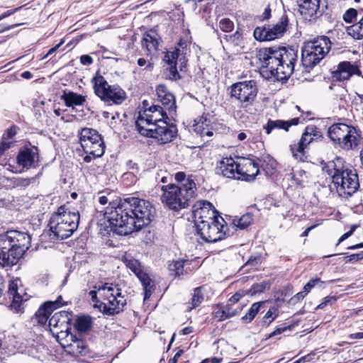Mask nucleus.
<instances>
[{"mask_svg": "<svg viewBox=\"0 0 363 363\" xmlns=\"http://www.w3.org/2000/svg\"><path fill=\"white\" fill-rule=\"evenodd\" d=\"M100 192L99 202L101 205L109 204L105 211L98 213L107 219L112 230L121 235H127L149 225L155 214V208L148 201L137 197H128L118 204Z\"/></svg>", "mask_w": 363, "mask_h": 363, "instance_id": "obj_1", "label": "nucleus"}, {"mask_svg": "<svg viewBox=\"0 0 363 363\" xmlns=\"http://www.w3.org/2000/svg\"><path fill=\"white\" fill-rule=\"evenodd\" d=\"M257 57L261 62L260 73L264 77L283 81L286 80L294 70L297 52L292 48H264L258 50Z\"/></svg>", "mask_w": 363, "mask_h": 363, "instance_id": "obj_2", "label": "nucleus"}, {"mask_svg": "<svg viewBox=\"0 0 363 363\" xmlns=\"http://www.w3.org/2000/svg\"><path fill=\"white\" fill-rule=\"evenodd\" d=\"M323 169L331 177L340 196L347 198L358 189L359 183L357 173L343 158L336 157L327 162L323 165Z\"/></svg>", "mask_w": 363, "mask_h": 363, "instance_id": "obj_3", "label": "nucleus"}, {"mask_svg": "<svg viewBox=\"0 0 363 363\" xmlns=\"http://www.w3.org/2000/svg\"><path fill=\"white\" fill-rule=\"evenodd\" d=\"M30 236L26 233L9 230L0 235V264L11 267L16 264L30 247Z\"/></svg>", "mask_w": 363, "mask_h": 363, "instance_id": "obj_4", "label": "nucleus"}, {"mask_svg": "<svg viewBox=\"0 0 363 363\" xmlns=\"http://www.w3.org/2000/svg\"><path fill=\"white\" fill-rule=\"evenodd\" d=\"M95 306L107 315L118 313L126 304V299L122 295L118 284L100 282L94 286V290L89 293Z\"/></svg>", "mask_w": 363, "mask_h": 363, "instance_id": "obj_5", "label": "nucleus"}, {"mask_svg": "<svg viewBox=\"0 0 363 363\" xmlns=\"http://www.w3.org/2000/svg\"><path fill=\"white\" fill-rule=\"evenodd\" d=\"M79 218L78 211H71L65 206H60L49 220L50 236L57 240L70 237L78 228Z\"/></svg>", "mask_w": 363, "mask_h": 363, "instance_id": "obj_6", "label": "nucleus"}, {"mask_svg": "<svg viewBox=\"0 0 363 363\" xmlns=\"http://www.w3.org/2000/svg\"><path fill=\"white\" fill-rule=\"evenodd\" d=\"M196 189V183L191 179L182 185L162 186L161 200L170 209L177 211L189 206L195 196Z\"/></svg>", "mask_w": 363, "mask_h": 363, "instance_id": "obj_7", "label": "nucleus"}, {"mask_svg": "<svg viewBox=\"0 0 363 363\" xmlns=\"http://www.w3.org/2000/svg\"><path fill=\"white\" fill-rule=\"evenodd\" d=\"M328 135L334 144L345 150L357 147L360 143L359 130L344 123H334L328 130Z\"/></svg>", "mask_w": 363, "mask_h": 363, "instance_id": "obj_8", "label": "nucleus"}, {"mask_svg": "<svg viewBox=\"0 0 363 363\" xmlns=\"http://www.w3.org/2000/svg\"><path fill=\"white\" fill-rule=\"evenodd\" d=\"M331 42L326 36L318 37L304 43L301 50V62L306 68H313L328 53Z\"/></svg>", "mask_w": 363, "mask_h": 363, "instance_id": "obj_9", "label": "nucleus"}, {"mask_svg": "<svg viewBox=\"0 0 363 363\" xmlns=\"http://www.w3.org/2000/svg\"><path fill=\"white\" fill-rule=\"evenodd\" d=\"M94 93L108 105L121 104L126 99L125 91L118 85H110L101 75L93 79Z\"/></svg>", "mask_w": 363, "mask_h": 363, "instance_id": "obj_10", "label": "nucleus"}, {"mask_svg": "<svg viewBox=\"0 0 363 363\" xmlns=\"http://www.w3.org/2000/svg\"><path fill=\"white\" fill-rule=\"evenodd\" d=\"M79 142L86 154L93 156V158L101 157L105 151L104 143L97 130L83 128L79 132Z\"/></svg>", "mask_w": 363, "mask_h": 363, "instance_id": "obj_11", "label": "nucleus"}, {"mask_svg": "<svg viewBox=\"0 0 363 363\" xmlns=\"http://www.w3.org/2000/svg\"><path fill=\"white\" fill-rule=\"evenodd\" d=\"M197 233L207 242H216L225 238L227 225L222 217L196 225Z\"/></svg>", "mask_w": 363, "mask_h": 363, "instance_id": "obj_12", "label": "nucleus"}, {"mask_svg": "<svg viewBox=\"0 0 363 363\" xmlns=\"http://www.w3.org/2000/svg\"><path fill=\"white\" fill-rule=\"evenodd\" d=\"M257 87L254 80L240 82L230 86L231 97L238 100L242 107L251 105L257 94Z\"/></svg>", "mask_w": 363, "mask_h": 363, "instance_id": "obj_13", "label": "nucleus"}, {"mask_svg": "<svg viewBox=\"0 0 363 363\" xmlns=\"http://www.w3.org/2000/svg\"><path fill=\"white\" fill-rule=\"evenodd\" d=\"M167 120H169V118L165 108L158 105H152L149 108L139 113L135 125L138 131L141 133L146 130L143 128V125L148 123V121L156 124H162V122H166Z\"/></svg>", "mask_w": 363, "mask_h": 363, "instance_id": "obj_14", "label": "nucleus"}, {"mask_svg": "<svg viewBox=\"0 0 363 363\" xmlns=\"http://www.w3.org/2000/svg\"><path fill=\"white\" fill-rule=\"evenodd\" d=\"M288 17L282 16L279 22L273 26L257 27L254 30V36L259 41H270L281 38L286 30Z\"/></svg>", "mask_w": 363, "mask_h": 363, "instance_id": "obj_15", "label": "nucleus"}, {"mask_svg": "<svg viewBox=\"0 0 363 363\" xmlns=\"http://www.w3.org/2000/svg\"><path fill=\"white\" fill-rule=\"evenodd\" d=\"M317 135V128L314 125H308L303 133L300 140L297 143L290 145V150L294 158L298 161L304 162L307 159L305 149Z\"/></svg>", "mask_w": 363, "mask_h": 363, "instance_id": "obj_16", "label": "nucleus"}, {"mask_svg": "<svg viewBox=\"0 0 363 363\" xmlns=\"http://www.w3.org/2000/svg\"><path fill=\"white\" fill-rule=\"evenodd\" d=\"M154 129H148L140 133V135L156 138L161 143H167L172 140L177 135V128L174 125H169L167 121L162 122V124L151 125Z\"/></svg>", "mask_w": 363, "mask_h": 363, "instance_id": "obj_17", "label": "nucleus"}, {"mask_svg": "<svg viewBox=\"0 0 363 363\" xmlns=\"http://www.w3.org/2000/svg\"><path fill=\"white\" fill-rule=\"evenodd\" d=\"M192 213L195 225L220 217L217 216L218 212L212 203L207 201H196L193 206Z\"/></svg>", "mask_w": 363, "mask_h": 363, "instance_id": "obj_18", "label": "nucleus"}, {"mask_svg": "<svg viewBox=\"0 0 363 363\" xmlns=\"http://www.w3.org/2000/svg\"><path fill=\"white\" fill-rule=\"evenodd\" d=\"M238 179L246 182L253 181L259 172L258 163L250 158H238Z\"/></svg>", "mask_w": 363, "mask_h": 363, "instance_id": "obj_19", "label": "nucleus"}, {"mask_svg": "<svg viewBox=\"0 0 363 363\" xmlns=\"http://www.w3.org/2000/svg\"><path fill=\"white\" fill-rule=\"evenodd\" d=\"M39 160L38 149L35 146L23 147L17 156L18 164L26 169L35 167Z\"/></svg>", "mask_w": 363, "mask_h": 363, "instance_id": "obj_20", "label": "nucleus"}, {"mask_svg": "<svg viewBox=\"0 0 363 363\" xmlns=\"http://www.w3.org/2000/svg\"><path fill=\"white\" fill-rule=\"evenodd\" d=\"M238 160L229 157L223 158L217 163L216 172L224 177L238 179Z\"/></svg>", "mask_w": 363, "mask_h": 363, "instance_id": "obj_21", "label": "nucleus"}, {"mask_svg": "<svg viewBox=\"0 0 363 363\" xmlns=\"http://www.w3.org/2000/svg\"><path fill=\"white\" fill-rule=\"evenodd\" d=\"M9 295L12 298V301L10 304V308L14 313H23L24 310V303L28 300L27 296H21L18 289L17 281H12L9 284Z\"/></svg>", "mask_w": 363, "mask_h": 363, "instance_id": "obj_22", "label": "nucleus"}, {"mask_svg": "<svg viewBox=\"0 0 363 363\" xmlns=\"http://www.w3.org/2000/svg\"><path fill=\"white\" fill-rule=\"evenodd\" d=\"M158 100L164 106V108L172 115L176 111V101L174 96L168 91L167 88L164 84H160L156 89Z\"/></svg>", "mask_w": 363, "mask_h": 363, "instance_id": "obj_23", "label": "nucleus"}, {"mask_svg": "<svg viewBox=\"0 0 363 363\" xmlns=\"http://www.w3.org/2000/svg\"><path fill=\"white\" fill-rule=\"evenodd\" d=\"M321 0H298V12L306 20L320 13Z\"/></svg>", "mask_w": 363, "mask_h": 363, "instance_id": "obj_24", "label": "nucleus"}, {"mask_svg": "<svg viewBox=\"0 0 363 363\" xmlns=\"http://www.w3.org/2000/svg\"><path fill=\"white\" fill-rule=\"evenodd\" d=\"M359 69L350 62H342L338 65L337 70L333 73V77L337 81H345L353 74H359Z\"/></svg>", "mask_w": 363, "mask_h": 363, "instance_id": "obj_25", "label": "nucleus"}, {"mask_svg": "<svg viewBox=\"0 0 363 363\" xmlns=\"http://www.w3.org/2000/svg\"><path fill=\"white\" fill-rule=\"evenodd\" d=\"M61 301L62 298L60 296L55 301H48L41 306L35 313L38 322L40 324H45L52 312L63 305Z\"/></svg>", "mask_w": 363, "mask_h": 363, "instance_id": "obj_26", "label": "nucleus"}, {"mask_svg": "<svg viewBox=\"0 0 363 363\" xmlns=\"http://www.w3.org/2000/svg\"><path fill=\"white\" fill-rule=\"evenodd\" d=\"M299 121L298 118H294L289 121L283 120H275L272 121L269 119L264 128L267 134H270L272 130L274 129H283L288 131L289 128L292 125H298Z\"/></svg>", "mask_w": 363, "mask_h": 363, "instance_id": "obj_27", "label": "nucleus"}, {"mask_svg": "<svg viewBox=\"0 0 363 363\" xmlns=\"http://www.w3.org/2000/svg\"><path fill=\"white\" fill-rule=\"evenodd\" d=\"M61 99L67 107L82 106L86 101V96L73 91H65L61 96Z\"/></svg>", "mask_w": 363, "mask_h": 363, "instance_id": "obj_28", "label": "nucleus"}, {"mask_svg": "<svg viewBox=\"0 0 363 363\" xmlns=\"http://www.w3.org/2000/svg\"><path fill=\"white\" fill-rule=\"evenodd\" d=\"M69 320L68 313L65 311H62L55 313L49 319V326L51 328H58L62 331L66 328Z\"/></svg>", "mask_w": 363, "mask_h": 363, "instance_id": "obj_29", "label": "nucleus"}, {"mask_svg": "<svg viewBox=\"0 0 363 363\" xmlns=\"http://www.w3.org/2000/svg\"><path fill=\"white\" fill-rule=\"evenodd\" d=\"M67 351L74 356H83L86 354L88 350L82 340H76L67 346Z\"/></svg>", "mask_w": 363, "mask_h": 363, "instance_id": "obj_30", "label": "nucleus"}, {"mask_svg": "<svg viewBox=\"0 0 363 363\" xmlns=\"http://www.w3.org/2000/svg\"><path fill=\"white\" fill-rule=\"evenodd\" d=\"M211 121L205 116H200L194 120L193 125V130L197 134L200 135L201 137H204V131L206 128L210 126Z\"/></svg>", "mask_w": 363, "mask_h": 363, "instance_id": "obj_31", "label": "nucleus"}, {"mask_svg": "<svg viewBox=\"0 0 363 363\" xmlns=\"http://www.w3.org/2000/svg\"><path fill=\"white\" fill-rule=\"evenodd\" d=\"M253 221V216L250 213H247L241 217H235L233 220V224L240 228L245 229L252 224Z\"/></svg>", "mask_w": 363, "mask_h": 363, "instance_id": "obj_32", "label": "nucleus"}, {"mask_svg": "<svg viewBox=\"0 0 363 363\" xmlns=\"http://www.w3.org/2000/svg\"><path fill=\"white\" fill-rule=\"evenodd\" d=\"M142 46L147 50V52L150 53L152 50L158 49V41L151 34L145 33L142 40Z\"/></svg>", "mask_w": 363, "mask_h": 363, "instance_id": "obj_33", "label": "nucleus"}, {"mask_svg": "<svg viewBox=\"0 0 363 363\" xmlns=\"http://www.w3.org/2000/svg\"><path fill=\"white\" fill-rule=\"evenodd\" d=\"M347 33L355 39L363 38V16L358 23L347 28Z\"/></svg>", "mask_w": 363, "mask_h": 363, "instance_id": "obj_34", "label": "nucleus"}, {"mask_svg": "<svg viewBox=\"0 0 363 363\" xmlns=\"http://www.w3.org/2000/svg\"><path fill=\"white\" fill-rule=\"evenodd\" d=\"M91 325V320L89 316L78 317L76 320L75 327L81 333L87 332Z\"/></svg>", "mask_w": 363, "mask_h": 363, "instance_id": "obj_35", "label": "nucleus"}, {"mask_svg": "<svg viewBox=\"0 0 363 363\" xmlns=\"http://www.w3.org/2000/svg\"><path fill=\"white\" fill-rule=\"evenodd\" d=\"M123 261L125 266L130 269L134 274L141 269V265L138 260L134 259L129 255H125Z\"/></svg>", "mask_w": 363, "mask_h": 363, "instance_id": "obj_36", "label": "nucleus"}, {"mask_svg": "<svg viewBox=\"0 0 363 363\" xmlns=\"http://www.w3.org/2000/svg\"><path fill=\"white\" fill-rule=\"evenodd\" d=\"M223 308L224 313L226 315L225 318L228 319L240 314L242 309V306L241 305L232 304V303H227V304L223 306Z\"/></svg>", "mask_w": 363, "mask_h": 363, "instance_id": "obj_37", "label": "nucleus"}, {"mask_svg": "<svg viewBox=\"0 0 363 363\" xmlns=\"http://www.w3.org/2000/svg\"><path fill=\"white\" fill-rule=\"evenodd\" d=\"M203 301V294L202 292V287H197L194 290L192 294L190 310L198 307Z\"/></svg>", "mask_w": 363, "mask_h": 363, "instance_id": "obj_38", "label": "nucleus"}, {"mask_svg": "<svg viewBox=\"0 0 363 363\" xmlns=\"http://www.w3.org/2000/svg\"><path fill=\"white\" fill-rule=\"evenodd\" d=\"M180 57L179 48H175L173 51H167L164 56V61L169 66L176 65L177 60Z\"/></svg>", "mask_w": 363, "mask_h": 363, "instance_id": "obj_39", "label": "nucleus"}, {"mask_svg": "<svg viewBox=\"0 0 363 363\" xmlns=\"http://www.w3.org/2000/svg\"><path fill=\"white\" fill-rule=\"evenodd\" d=\"M261 303V302H256L253 303L249 309L248 312L242 318V320L245 323L251 322L255 315L258 313Z\"/></svg>", "mask_w": 363, "mask_h": 363, "instance_id": "obj_40", "label": "nucleus"}, {"mask_svg": "<svg viewBox=\"0 0 363 363\" xmlns=\"http://www.w3.org/2000/svg\"><path fill=\"white\" fill-rule=\"evenodd\" d=\"M184 263L182 260L173 261L169 265V269L174 276H180L183 274Z\"/></svg>", "mask_w": 363, "mask_h": 363, "instance_id": "obj_41", "label": "nucleus"}, {"mask_svg": "<svg viewBox=\"0 0 363 363\" xmlns=\"http://www.w3.org/2000/svg\"><path fill=\"white\" fill-rule=\"evenodd\" d=\"M33 179L13 177L12 179L13 187H26L30 185Z\"/></svg>", "mask_w": 363, "mask_h": 363, "instance_id": "obj_42", "label": "nucleus"}, {"mask_svg": "<svg viewBox=\"0 0 363 363\" xmlns=\"http://www.w3.org/2000/svg\"><path fill=\"white\" fill-rule=\"evenodd\" d=\"M220 28L224 32H230L234 28V23L229 18H223L219 22Z\"/></svg>", "mask_w": 363, "mask_h": 363, "instance_id": "obj_43", "label": "nucleus"}, {"mask_svg": "<svg viewBox=\"0 0 363 363\" xmlns=\"http://www.w3.org/2000/svg\"><path fill=\"white\" fill-rule=\"evenodd\" d=\"M357 16V11L354 9H349L343 15V19L347 23H352Z\"/></svg>", "mask_w": 363, "mask_h": 363, "instance_id": "obj_44", "label": "nucleus"}, {"mask_svg": "<svg viewBox=\"0 0 363 363\" xmlns=\"http://www.w3.org/2000/svg\"><path fill=\"white\" fill-rule=\"evenodd\" d=\"M323 284V281H322L320 279H313L306 284L303 289L306 293H308L315 286L319 285L320 287H321Z\"/></svg>", "mask_w": 363, "mask_h": 363, "instance_id": "obj_45", "label": "nucleus"}, {"mask_svg": "<svg viewBox=\"0 0 363 363\" xmlns=\"http://www.w3.org/2000/svg\"><path fill=\"white\" fill-rule=\"evenodd\" d=\"M278 309L276 307H272L266 313L264 318L265 320H269L268 324H269L278 316Z\"/></svg>", "mask_w": 363, "mask_h": 363, "instance_id": "obj_46", "label": "nucleus"}, {"mask_svg": "<svg viewBox=\"0 0 363 363\" xmlns=\"http://www.w3.org/2000/svg\"><path fill=\"white\" fill-rule=\"evenodd\" d=\"M174 179L177 182L179 183V185H182L183 183H186L188 180L190 179L194 182V179L192 175L189 176L187 178L186 177V174L183 172H179L175 174Z\"/></svg>", "mask_w": 363, "mask_h": 363, "instance_id": "obj_47", "label": "nucleus"}, {"mask_svg": "<svg viewBox=\"0 0 363 363\" xmlns=\"http://www.w3.org/2000/svg\"><path fill=\"white\" fill-rule=\"evenodd\" d=\"M267 286V283L262 282L259 284H255L250 288V292L251 294H255L257 293H262L264 291Z\"/></svg>", "mask_w": 363, "mask_h": 363, "instance_id": "obj_48", "label": "nucleus"}, {"mask_svg": "<svg viewBox=\"0 0 363 363\" xmlns=\"http://www.w3.org/2000/svg\"><path fill=\"white\" fill-rule=\"evenodd\" d=\"M143 285L145 290L144 299H147L150 296L152 292L154 291L155 285L152 283V280H150L148 282L145 283Z\"/></svg>", "mask_w": 363, "mask_h": 363, "instance_id": "obj_49", "label": "nucleus"}, {"mask_svg": "<svg viewBox=\"0 0 363 363\" xmlns=\"http://www.w3.org/2000/svg\"><path fill=\"white\" fill-rule=\"evenodd\" d=\"M167 78L171 80H177L180 78L176 65L169 66Z\"/></svg>", "mask_w": 363, "mask_h": 363, "instance_id": "obj_50", "label": "nucleus"}, {"mask_svg": "<svg viewBox=\"0 0 363 363\" xmlns=\"http://www.w3.org/2000/svg\"><path fill=\"white\" fill-rule=\"evenodd\" d=\"M291 328H292L291 325H285V326L277 327L274 331H273L272 333H271L269 335V337H272L276 335H280L286 330H291Z\"/></svg>", "mask_w": 363, "mask_h": 363, "instance_id": "obj_51", "label": "nucleus"}, {"mask_svg": "<svg viewBox=\"0 0 363 363\" xmlns=\"http://www.w3.org/2000/svg\"><path fill=\"white\" fill-rule=\"evenodd\" d=\"M336 301L335 296H326L323 298V301L318 306V308L322 309L328 304H333Z\"/></svg>", "mask_w": 363, "mask_h": 363, "instance_id": "obj_52", "label": "nucleus"}, {"mask_svg": "<svg viewBox=\"0 0 363 363\" xmlns=\"http://www.w3.org/2000/svg\"><path fill=\"white\" fill-rule=\"evenodd\" d=\"M13 142L6 141L5 136L2 138V141L0 143V157L4 154V151L11 147Z\"/></svg>", "mask_w": 363, "mask_h": 363, "instance_id": "obj_53", "label": "nucleus"}, {"mask_svg": "<svg viewBox=\"0 0 363 363\" xmlns=\"http://www.w3.org/2000/svg\"><path fill=\"white\" fill-rule=\"evenodd\" d=\"M348 262H355L363 259V252L359 253L352 254L345 257Z\"/></svg>", "mask_w": 363, "mask_h": 363, "instance_id": "obj_54", "label": "nucleus"}, {"mask_svg": "<svg viewBox=\"0 0 363 363\" xmlns=\"http://www.w3.org/2000/svg\"><path fill=\"white\" fill-rule=\"evenodd\" d=\"M137 277L140 279V281L142 282V284H145L148 282L150 280H151L145 272H144L142 269L139 270L137 273L135 274Z\"/></svg>", "mask_w": 363, "mask_h": 363, "instance_id": "obj_55", "label": "nucleus"}, {"mask_svg": "<svg viewBox=\"0 0 363 363\" xmlns=\"http://www.w3.org/2000/svg\"><path fill=\"white\" fill-rule=\"evenodd\" d=\"M80 62L82 65H90L93 63V59L88 55H84L81 56Z\"/></svg>", "mask_w": 363, "mask_h": 363, "instance_id": "obj_56", "label": "nucleus"}, {"mask_svg": "<svg viewBox=\"0 0 363 363\" xmlns=\"http://www.w3.org/2000/svg\"><path fill=\"white\" fill-rule=\"evenodd\" d=\"M225 315H226L225 313H224L223 307L219 308L217 311L215 312V318L220 321L227 319V318H225Z\"/></svg>", "mask_w": 363, "mask_h": 363, "instance_id": "obj_57", "label": "nucleus"}, {"mask_svg": "<svg viewBox=\"0 0 363 363\" xmlns=\"http://www.w3.org/2000/svg\"><path fill=\"white\" fill-rule=\"evenodd\" d=\"M16 134V128L13 127V128H11L10 129H8L6 133L4 134L2 138H4L5 136L6 140L9 141L8 140L11 139Z\"/></svg>", "mask_w": 363, "mask_h": 363, "instance_id": "obj_58", "label": "nucleus"}, {"mask_svg": "<svg viewBox=\"0 0 363 363\" xmlns=\"http://www.w3.org/2000/svg\"><path fill=\"white\" fill-rule=\"evenodd\" d=\"M259 260H260V257H250L248 261L247 262V263L245 264L246 266H251V267H255L257 266V264H259Z\"/></svg>", "mask_w": 363, "mask_h": 363, "instance_id": "obj_59", "label": "nucleus"}, {"mask_svg": "<svg viewBox=\"0 0 363 363\" xmlns=\"http://www.w3.org/2000/svg\"><path fill=\"white\" fill-rule=\"evenodd\" d=\"M11 203V200L9 197L4 196H0V208L3 207H9Z\"/></svg>", "mask_w": 363, "mask_h": 363, "instance_id": "obj_60", "label": "nucleus"}, {"mask_svg": "<svg viewBox=\"0 0 363 363\" xmlns=\"http://www.w3.org/2000/svg\"><path fill=\"white\" fill-rule=\"evenodd\" d=\"M241 298V295L239 294H234L232 297H230L228 301V303H232V304L240 305L238 301Z\"/></svg>", "mask_w": 363, "mask_h": 363, "instance_id": "obj_61", "label": "nucleus"}, {"mask_svg": "<svg viewBox=\"0 0 363 363\" xmlns=\"http://www.w3.org/2000/svg\"><path fill=\"white\" fill-rule=\"evenodd\" d=\"M62 43H63V41L62 40L60 43H59L55 47H53L51 49H50L49 51L48 52V53L45 55V57L43 58H46L49 55H52L60 47V45Z\"/></svg>", "mask_w": 363, "mask_h": 363, "instance_id": "obj_62", "label": "nucleus"}, {"mask_svg": "<svg viewBox=\"0 0 363 363\" xmlns=\"http://www.w3.org/2000/svg\"><path fill=\"white\" fill-rule=\"evenodd\" d=\"M355 228H356V226H355V225H353V226L351 228L350 230H349L348 232H347V233H344V234L342 235V238H343V239H345V240H346V239H347V238H348L350 236H351V235H352L353 232L354 231Z\"/></svg>", "mask_w": 363, "mask_h": 363, "instance_id": "obj_63", "label": "nucleus"}, {"mask_svg": "<svg viewBox=\"0 0 363 363\" xmlns=\"http://www.w3.org/2000/svg\"><path fill=\"white\" fill-rule=\"evenodd\" d=\"M349 337L351 340H353V339H362L363 338V333H357L350 334Z\"/></svg>", "mask_w": 363, "mask_h": 363, "instance_id": "obj_64", "label": "nucleus"}]
</instances>
